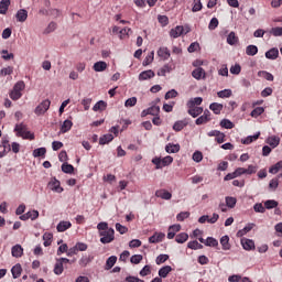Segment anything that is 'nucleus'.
Here are the masks:
<instances>
[{
  "mask_svg": "<svg viewBox=\"0 0 282 282\" xmlns=\"http://www.w3.org/2000/svg\"><path fill=\"white\" fill-rule=\"evenodd\" d=\"M101 243H111L116 239V231L113 228H109V224L101 221L97 225Z\"/></svg>",
  "mask_w": 282,
  "mask_h": 282,
  "instance_id": "f257e3e1",
  "label": "nucleus"
},
{
  "mask_svg": "<svg viewBox=\"0 0 282 282\" xmlns=\"http://www.w3.org/2000/svg\"><path fill=\"white\" fill-rule=\"evenodd\" d=\"M152 164L155 165L156 170L164 169V166H169L170 164H173V156L167 155L163 159L156 156L152 159Z\"/></svg>",
  "mask_w": 282,
  "mask_h": 282,
  "instance_id": "f03ea898",
  "label": "nucleus"
},
{
  "mask_svg": "<svg viewBox=\"0 0 282 282\" xmlns=\"http://www.w3.org/2000/svg\"><path fill=\"white\" fill-rule=\"evenodd\" d=\"M51 105L52 101L50 99L43 100L39 106L35 107V116H45V113H47V111L50 110Z\"/></svg>",
  "mask_w": 282,
  "mask_h": 282,
  "instance_id": "7ed1b4c3",
  "label": "nucleus"
},
{
  "mask_svg": "<svg viewBox=\"0 0 282 282\" xmlns=\"http://www.w3.org/2000/svg\"><path fill=\"white\" fill-rule=\"evenodd\" d=\"M189 32L191 31L188 29L185 31L184 26L177 25L170 31V36L172 39H180V36H182V34H188Z\"/></svg>",
  "mask_w": 282,
  "mask_h": 282,
  "instance_id": "20e7f679",
  "label": "nucleus"
},
{
  "mask_svg": "<svg viewBox=\"0 0 282 282\" xmlns=\"http://www.w3.org/2000/svg\"><path fill=\"white\" fill-rule=\"evenodd\" d=\"M210 112L208 109H206L204 110V113L195 120V124L199 127L202 124H207V122H210Z\"/></svg>",
  "mask_w": 282,
  "mask_h": 282,
  "instance_id": "39448f33",
  "label": "nucleus"
},
{
  "mask_svg": "<svg viewBox=\"0 0 282 282\" xmlns=\"http://www.w3.org/2000/svg\"><path fill=\"white\" fill-rule=\"evenodd\" d=\"M158 56L159 58H162V61H169L171 58V51H169V47H160L158 50Z\"/></svg>",
  "mask_w": 282,
  "mask_h": 282,
  "instance_id": "423d86ee",
  "label": "nucleus"
},
{
  "mask_svg": "<svg viewBox=\"0 0 282 282\" xmlns=\"http://www.w3.org/2000/svg\"><path fill=\"white\" fill-rule=\"evenodd\" d=\"M151 78H155V72L148 69L143 70L139 74V80H151Z\"/></svg>",
  "mask_w": 282,
  "mask_h": 282,
  "instance_id": "0eeeda50",
  "label": "nucleus"
},
{
  "mask_svg": "<svg viewBox=\"0 0 282 282\" xmlns=\"http://www.w3.org/2000/svg\"><path fill=\"white\" fill-rule=\"evenodd\" d=\"M187 113L188 116H192V118H197L198 116H202L204 113V108L202 107H187Z\"/></svg>",
  "mask_w": 282,
  "mask_h": 282,
  "instance_id": "6e6552de",
  "label": "nucleus"
},
{
  "mask_svg": "<svg viewBox=\"0 0 282 282\" xmlns=\"http://www.w3.org/2000/svg\"><path fill=\"white\" fill-rule=\"evenodd\" d=\"M192 76L196 80H202V78H206V70H204V68H202V67L195 68L192 72Z\"/></svg>",
  "mask_w": 282,
  "mask_h": 282,
  "instance_id": "1a4fd4ad",
  "label": "nucleus"
},
{
  "mask_svg": "<svg viewBox=\"0 0 282 282\" xmlns=\"http://www.w3.org/2000/svg\"><path fill=\"white\" fill-rule=\"evenodd\" d=\"M48 186L51 191H54L55 193H63V187H61V181L54 178L48 183Z\"/></svg>",
  "mask_w": 282,
  "mask_h": 282,
  "instance_id": "9d476101",
  "label": "nucleus"
},
{
  "mask_svg": "<svg viewBox=\"0 0 282 282\" xmlns=\"http://www.w3.org/2000/svg\"><path fill=\"white\" fill-rule=\"evenodd\" d=\"M267 144H269V147H271L272 149H276V147L281 143V138L276 137V135H272L269 137L265 140Z\"/></svg>",
  "mask_w": 282,
  "mask_h": 282,
  "instance_id": "9b49d317",
  "label": "nucleus"
},
{
  "mask_svg": "<svg viewBox=\"0 0 282 282\" xmlns=\"http://www.w3.org/2000/svg\"><path fill=\"white\" fill-rule=\"evenodd\" d=\"M180 230H182V226L180 225L170 226L169 232H167V239H175V234L180 232Z\"/></svg>",
  "mask_w": 282,
  "mask_h": 282,
  "instance_id": "f8f14e48",
  "label": "nucleus"
},
{
  "mask_svg": "<svg viewBox=\"0 0 282 282\" xmlns=\"http://www.w3.org/2000/svg\"><path fill=\"white\" fill-rule=\"evenodd\" d=\"M17 21L20 23H25L28 21V10L20 9L15 14Z\"/></svg>",
  "mask_w": 282,
  "mask_h": 282,
  "instance_id": "ddd939ff",
  "label": "nucleus"
},
{
  "mask_svg": "<svg viewBox=\"0 0 282 282\" xmlns=\"http://www.w3.org/2000/svg\"><path fill=\"white\" fill-rule=\"evenodd\" d=\"M12 257H15V259H20V257H23V247L21 245H15L11 249Z\"/></svg>",
  "mask_w": 282,
  "mask_h": 282,
  "instance_id": "4468645a",
  "label": "nucleus"
},
{
  "mask_svg": "<svg viewBox=\"0 0 282 282\" xmlns=\"http://www.w3.org/2000/svg\"><path fill=\"white\" fill-rule=\"evenodd\" d=\"M265 58H269V61H276V58H279V48L273 47L265 52Z\"/></svg>",
  "mask_w": 282,
  "mask_h": 282,
  "instance_id": "2eb2a0df",
  "label": "nucleus"
},
{
  "mask_svg": "<svg viewBox=\"0 0 282 282\" xmlns=\"http://www.w3.org/2000/svg\"><path fill=\"white\" fill-rule=\"evenodd\" d=\"M202 102H204V98L202 97H195V98H191L187 102H186V107H199V105H202Z\"/></svg>",
  "mask_w": 282,
  "mask_h": 282,
  "instance_id": "dca6fc26",
  "label": "nucleus"
},
{
  "mask_svg": "<svg viewBox=\"0 0 282 282\" xmlns=\"http://www.w3.org/2000/svg\"><path fill=\"white\" fill-rule=\"evenodd\" d=\"M171 272H173V268L171 265H165L159 270V276L161 279H166Z\"/></svg>",
  "mask_w": 282,
  "mask_h": 282,
  "instance_id": "f3484780",
  "label": "nucleus"
},
{
  "mask_svg": "<svg viewBox=\"0 0 282 282\" xmlns=\"http://www.w3.org/2000/svg\"><path fill=\"white\" fill-rule=\"evenodd\" d=\"M65 267L62 263V261L59 259L56 260V263L54 265L53 272L54 274H56L57 276H61V274L64 272Z\"/></svg>",
  "mask_w": 282,
  "mask_h": 282,
  "instance_id": "a211bd4d",
  "label": "nucleus"
},
{
  "mask_svg": "<svg viewBox=\"0 0 282 282\" xmlns=\"http://www.w3.org/2000/svg\"><path fill=\"white\" fill-rule=\"evenodd\" d=\"M210 111H213L216 116H219L221 111H224V105L218 104V102H213L209 105Z\"/></svg>",
  "mask_w": 282,
  "mask_h": 282,
  "instance_id": "6ab92c4d",
  "label": "nucleus"
},
{
  "mask_svg": "<svg viewBox=\"0 0 282 282\" xmlns=\"http://www.w3.org/2000/svg\"><path fill=\"white\" fill-rule=\"evenodd\" d=\"M155 197H160L161 199H171V197H173V194H171L166 189H159L155 192Z\"/></svg>",
  "mask_w": 282,
  "mask_h": 282,
  "instance_id": "aec40b11",
  "label": "nucleus"
},
{
  "mask_svg": "<svg viewBox=\"0 0 282 282\" xmlns=\"http://www.w3.org/2000/svg\"><path fill=\"white\" fill-rule=\"evenodd\" d=\"M14 131L19 138L23 135L28 131V126L25 123L15 124Z\"/></svg>",
  "mask_w": 282,
  "mask_h": 282,
  "instance_id": "412c9836",
  "label": "nucleus"
},
{
  "mask_svg": "<svg viewBox=\"0 0 282 282\" xmlns=\"http://www.w3.org/2000/svg\"><path fill=\"white\" fill-rule=\"evenodd\" d=\"M56 228L57 232H65V230H69V228H72V223L63 220L57 225Z\"/></svg>",
  "mask_w": 282,
  "mask_h": 282,
  "instance_id": "4be33fe9",
  "label": "nucleus"
},
{
  "mask_svg": "<svg viewBox=\"0 0 282 282\" xmlns=\"http://www.w3.org/2000/svg\"><path fill=\"white\" fill-rule=\"evenodd\" d=\"M241 246L243 250H254V241L250 239H242Z\"/></svg>",
  "mask_w": 282,
  "mask_h": 282,
  "instance_id": "5701e85b",
  "label": "nucleus"
},
{
  "mask_svg": "<svg viewBox=\"0 0 282 282\" xmlns=\"http://www.w3.org/2000/svg\"><path fill=\"white\" fill-rule=\"evenodd\" d=\"M163 240H164V234L162 232L161 234L155 232L153 236L149 238L150 243H160Z\"/></svg>",
  "mask_w": 282,
  "mask_h": 282,
  "instance_id": "b1692460",
  "label": "nucleus"
},
{
  "mask_svg": "<svg viewBox=\"0 0 282 282\" xmlns=\"http://www.w3.org/2000/svg\"><path fill=\"white\" fill-rule=\"evenodd\" d=\"M21 272H23V268H21V264L19 263L13 265L11 269V274L13 279H19V276H21Z\"/></svg>",
  "mask_w": 282,
  "mask_h": 282,
  "instance_id": "393cba45",
  "label": "nucleus"
},
{
  "mask_svg": "<svg viewBox=\"0 0 282 282\" xmlns=\"http://www.w3.org/2000/svg\"><path fill=\"white\" fill-rule=\"evenodd\" d=\"M227 43L228 45H237V43H239V37L237 36V34L235 32H230L227 36Z\"/></svg>",
  "mask_w": 282,
  "mask_h": 282,
  "instance_id": "a878e982",
  "label": "nucleus"
},
{
  "mask_svg": "<svg viewBox=\"0 0 282 282\" xmlns=\"http://www.w3.org/2000/svg\"><path fill=\"white\" fill-rule=\"evenodd\" d=\"M72 127H74V122H72V120L66 119L61 127V132L67 133V131L72 130Z\"/></svg>",
  "mask_w": 282,
  "mask_h": 282,
  "instance_id": "bb28decb",
  "label": "nucleus"
},
{
  "mask_svg": "<svg viewBox=\"0 0 282 282\" xmlns=\"http://www.w3.org/2000/svg\"><path fill=\"white\" fill-rule=\"evenodd\" d=\"M258 76L260 78H264V80H269L271 83H272V80H274V75H272L271 73H269L267 70H259Z\"/></svg>",
  "mask_w": 282,
  "mask_h": 282,
  "instance_id": "cd10ccee",
  "label": "nucleus"
},
{
  "mask_svg": "<svg viewBox=\"0 0 282 282\" xmlns=\"http://www.w3.org/2000/svg\"><path fill=\"white\" fill-rule=\"evenodd\" d=\"M246 54L247 56H257V54H259V47H257V45H248Z\"/></svg>",
  "mask_w": 282,
  "mask_h": 282,
  "instance_id": "c85d7f7f",
  "label": "nucleus"
},
{
  "mask_svg": "<svg viewBox=\"0 0 282 282\" xmlns=\"http://www.w3.org/2000/svg\"><path fill=\"white\" fill-rule=\"evenodd\" d=\"M227 208H235L237 206V198L232 196L225 197Z\"/></svg>",
  "mask_w": 282,
  "mask_h": 282,
  "instance_id": "c756f323",
  "label": "nucleus"
},
{
  "mask_svg": "<svg viewBox=\"0 0 282 282\" xmlns=\"http://www.w3.org/2000/svg\"><path fill=\"white\" fill-rule=\"evenodd\" d=\"M52 239H54V235L52 232H45L43 235L44 240V247L48 248V246H52Z\"/></svg>",
  "mask_w": 282,
  "mask_h": 282,
  "instance_id": "7c9ffc66",
  "label": "nucleus"
},
{
  "mask_svg": "<svg viewBox=\"0 0 282 282\" xmlns=\"http://www.w3.org/2000/svg\"><path fill=\"white\" fill-rule=\"evenodd\" d=\"M93 69H95V72H105V69H107V63L102 61L96 62Z\"/></svg>",
  "mask_w": 282,
  "mask_h": 282,
  "instance_id": "2f4dec72",
  "label": "nucleus"
},
{
  "mask_svg": "<svg viewBox=\"0 0 282 282\" xmlns=\"http://www.w3.org/2000/svg\"><path fill=\"white\" fill-rule=\"evenodd\" d=\"M8 8H10V0L0 1V14H7Z\"/></svg>",
  "mask_w": 282,
  "mask_h": 282,
  "instance_id": "473e14b6",
  "label": "nucleus"
},
{
  "mask_svg": "<svg viewBox=\"0 0 282 282\" xmlns=\"http://www.w3.org/2000/svg\"><path fill=\"white\" fill-rule=\"evenodd\" d=\"M220 245L223 246V250H230V238L228 236H223L220 238Z\"/></svg>",
  "mask_w": 282,
  "mask_h": 282,
  "instance_id": "72a5a7b5",
  "label": "nucleus"
},
{
  "mask_svg": "<svg viewBox=\"0 0 282 282\" xmlns=\"http://www.w3.org/2000/svg\"><path fill=\"white\" fill-rule=\"evenodd\" d=\"M118 261V257L111 256L106 261V270H111L113 265H116V262Z\"/></svg>",
  "mask_w": 282,
  "mask_h": 282,
  "instance_id": "f704fd0d",
  "label": "nucleus"
},
{
  "mask_svg": "<svg viewBox=\"0 0 282 282\" xmlns=\"http://www.w3.org/2000/svg\"><path fill=\"white\" fill-rule=\"evenodd\" d=\"M279 171H282V161H279L269 169V173H271L272 175H276Z\"/></svg>",
  "mask_w": 282,
  "mask_h": 282,
  "instance_id": "c9c22d12",
  "label": "nucleus"
},
{
  "mask_svg": "<svg viewBox=\"0 0 282 282\" xmlns=\"http://www.w3.org/2000/svg\"><path fill=\"white\" fill-rule=\"evenodd\" d=\"M259 135H261V132H258L253 135L247 137L243 141L242 144H252V142L259 140Z\"/></svg>",
  "mask_w": 282,
  "mask_h": 282,
  "instance_id": "e433bc0d",
  "label": "nucleus"
},
{
  "mask_svg": "<svg viewBox=\"0 0 282 282\" xmlns=\"http://www.w3.org/2000/svg\"><path fill=\"white\" fill-rule=\"evenodd\" d=\"M176 243H186L188 241V234L182 232L175 237Z\"/></svg>",
  "mask_w": 282,
  "mask_h": 282,
  "instance_id": "4c0bfd02",
  "label": "nucleus"
},
{
  "mask_svg": "<svg viewBox=\"0 0 282 282\" xmlns=\"http://www.w3.org/2000/svg\"><path fill=\"white\" fill-rule=\"evenodd\" d=\"M252 228H254V224L247 225L243 229L237 232V237H243V235H248Z\"/></svg>",
  "mask_w": 282,
  "mask_h": 282,
  "instance_id": "58836bf2",
  "label": "nucleus"
},
{
  "mask_svg": "<svg viewBox=\"0 0 282 282\" xmlns=\"http://www.w3.org/2000/svg\"><path fill=\"white\" fill-rule=\"evenodd\" d=\"M107 109V102L100 100L93 107V111H105Z\"/></svg>",
  "mask_w": 282,
  "mask_h": 282,
  "instance_id": "ea45409f",
  "label": "nucleus"
},
{
  "mask_svg": "<svg viewBox=\"0 0 282 282\" xmlns=\"http://www.w3.org/2000/svg\"><path fill=\"white\" fill-rule=\"evenodd\" d=\"M165 151H166V153H178L180 144H171V143H169L165 147Z\"/></svg>",
  "mask_w": 282,
  "mask_h": 282,
  "instance_id": "a19ab883",
  "label": "nucleus"
},
{
  "mask_svg": "<svg viewBox=\"0 0 282 282\" xmlns=\"http://www.w3.org/2000/svg\"><path fill=\"white\" fill-rule=\"evenodd\" d=\"M276 206H279V202L274 199H269L264 202V208H267V210H272V208H276Z\"/></svg>",
  "mask_w": 282,
  "mask_h": 282,
  "instance_id": "79ce46f5",
  "label": "nucleus"
},
{
  "mask_svg": "<svg viewBox=\"0 0 282 282\" xmlns=\"http://www.w3.org/2000/svg\"><path fill=\"white\" fill-rule=\"evenodd\" d=\"M187 248H189L191 250H202L204 246L202 243H198L197 240H193L187 243Z\"/></svg>",
  "mask_w": 282,
  "mask_h": 282,
  "instance_id": "37998d69",
  "label": "nucleus"
},
{
  "mask_svg": "<svg viewBox=\"0 0 282 282\" xmlns=\"http://www.w3.org/2000/svg\"><path fill=\"white\" fill-rule=\"evenodd\" d=\"M45 153H47V149L37 148L33 151V158H44Z\"/></svg>",
  "mask_w": 282,
  "mask_h": 282,
  "instance_id": "c03bdc74",
  "label": "nucleus"
},
{
  "mask_svg": "<svg viewBox=\"0 0 282 282\" xmlns=\"http://www.w3.org/2000/svg\"><path fill=\"white\" fill-rule=\"evenodd\" d=\"M264 111L265 109L263 107H257L251 111L250 116L251 118H259V116H261Z\"/></svg>",
  "mask_w": 282,
  "mask_h": 282,
  "instance_id": "a18cd8bd",
  "label": "nucleus"
},
{
  "mask_svg": "<svg viewBox=\"0 0 282 282\" xmlns=\"http://www.w3.org/2000/svg\"><path fill=\"white\" fill-rule=\"evenodd\" d=\"M113 140V134H105L99 139V144H109Z\"/></svg>",
  "mask_w": 282,
  "mask_h": 282,
  "instance_id": "49530a36",
  "label": "nucleus"
},
{
  "mask_svg": "<svg viewBox=\"0 0 282 282\" xmlns=\"http://www.w3.org/2000/svg\"><path fill=\"white\" fill-rule=\"evenodd\" d=\"M220 127H223V129H234L235 128V123H232V121H230L228 119H223L220 121Z\"/></svg>",
  "mask_w": 282,
  "mask_h": 282,
  "instance_id": "de8ad7c7",
  "label": "nucleus"
},
{
  "mask_svg": "<svg viewBox=\"0 0 282 282\" xmlns=\"http://www.w3.org/2000/svg\"><path fill=\"white\" fill-rule=\"evenodd\" d=\"M218 98H230L232 96V90L224 89L217 93Z\"/></svg>",
  "mask_w": 282,
  "mask_h": 282,
  "instance_id": "09e8293b",
  "label": "nucleus"
},
{
  "mask_svg": "<svg viewBox=\"0 0 282 282\" xmlns=\"http://www.w3.org/2000/svg\"><path fill=\"white\" fill-rule=\"evenodd\" d=\"M169 261V254H160L155 259L156 265H162V263H166Z\"/></svg>",
  "mask_w": 282,
  "mask_h": 282,
  "instance_id": "8fccbe9b",
  "label": "nucleus"
},
{
  "mask_svg": "<svg viewBox=\"0 0 282 282\" xmlns=\"http://www.w3.org/2000/svg\"><path fill=\"white\" fill-rule=\"evenodd\" d=\"M62 171H63V173L72 174V173H74V165L68 164V163H63Z\"/></svg>",
  "mask_w": 282,
  "mask_h": 282,
  "instance_id": "3c124183",
  "label": "nucleus"
},
{
  "mask_svg": "<svg viewBox=\"0 0 282 282\" xmlns=\"http://www.w3.org/2000/svg\"><path fill=\"white\" fill-rule=\"evenodd\" d=\"M13 72H14V67L8 66L0 70V76H10L13 74Z\"/></svg>",
  "mask_w": 282,
  "mask_h": 282,
  "instance_id": "603ef678",
  "label": "nucleus"
},
{
  "mask_svg": "<svg viewBox=\"0 0 282 282\" xmlns=\"http://www.w3.org/2000/svg\"><path fill=\"white\" fill-rule=\"evenodd\" d=\"M205 246H209L210 248H216V246H219V241L213 237H208L206 239Z\"/></svg>",
  "mask_w": 282,
  "mask_h": 282,
  "instance_id": "864d4df0",
  "label": "nucleus"
},
{
  "mask_svg": "<svg viewBox=\"0 0 282 282\" xmlns=\"http://www.w3.org/2000/svg\"><path fill=\"white\" fill-rule=\"evenodd\" d=\"M11 100H19L21 98V96H23L22 93H20L19 90H15L14 88L10 91L9 94Z\"/></svg>",
  "mask_w": 282,
  "mask_h": 282,
  "instance_id": "5fc2aeb1",
  "label": "nucleus"
},
{
  "mask_svg": "<svg viewBox=\"0 0 282 282\" xmlns=\"http://www.w3.org/2000/svg\"><path fill=\"white\" fill-rule=\"evenodd\" d=\"M259 167L257 165H248V169H245L246 175H254Z\"/></svg>",
  "mask_w": 282,
  "mask_h": 282,
  "instance_id": "6e6d98bb",
  "label": "nucleus"
},
{
  "mask_svg": "<svg viewBox=\"0 0 282 282\" xmlns=\"http://www.w3.org/2000/svg\"><path fill=\"white\" fill-rule=\"evenodd\" d=\"M138 105V98L137 97H131L126 100L124 107H135Z\"/></svg>",
  "mask_w": 282,
  "mask_h": 282,
  "instance_id": "4d7b16f0",
  "label": "nucleus"
},
{
  "mask_svg": "<svg viewBox=\"0 0 282 282\" xmlns=\"http://www.w3.org/2000/svg\"><path fill=\"white\" fill-rule=\"evenodd\" d=\"M186 121H176L173 126L174 131H182L186 127Z\"/></svg>",
  "mask_w": 282,
  "mask_h": 282,
  "instance_id": "13d9d810",
  "label": "nucleus"
},
{
  "mask_svg": "<svg viewBox=\"0 0 282 282\" xmlns=\"http://www.w3.org/2000/svg\"><path fill=\"white\" fill-rule=\"evenodd\" d=\"M142 254H134L130 258V262L133 263L134 265H138V263L142 262Z\"/></svg>",
  "mask_w": 282,
  "mask_h": 282,
  "instance_id": "bf43d9fd",
  "label": "nucleus"
},
{
  "mask_svg": "<svg viewBox=\"0 0 282 282\" xmlns=\"http://www.w3.org/2000/svg\"><path fill=\"white\" fill-rule=\"evenodd\" d=\"M148 113L150 116H158V113H160V106H152L148 108Z\"/></svg>",
  "mask_w": 282,
  "mask_h": 282,
  "instance_id": "052dcab7",
  "label": "nucleus"
},
{
  "mask_svg": "<svg viewBox=\"0 0 282 282\" xmlns=\"http://www.w3.org/2000/svg\"><path fill=\"white\" fill-rule=\"evenodd\" d=\"M151 274V265L147 264L140 271V276H149Z\"/></svg>",
  "mask_w": 282,
  "mask_h": 282,
  "instance_id": "680f3d73",
  "label": "nucleus"
},
{
  "mask_svg": "<svg viewBox=\"0 0 282 282\" xmlns=\"http://www.w3.org/2000/svg\"><path fill=\"white\" fill-rule=\"evenodd\" d=\"M13 89L15 91H20V94H21L23 91V89H25V83L24 82L15 83V85L13 86Z\"/></svg>",
  "mask_w": 282,
  "mask_h": 282,
  "instance_id": "e2e57ef3",
  "label": "nucleus"
},
{
  "mask_svg": "<svg viewBox=\"0 0 282 282\" xmlns=\"http://www.w3.org/2000/svg\"><path fill=\"white\" fill-rule=\"evenodd\" d=\"M270 33L273 35V36H282V26H275V28H272Z\"/></svg>",
  "mask_w": 282,
  "mask_h": 282,
  "instance_id": "0e129e2a",
  "label": "nucleus"
},
{
  "mask_svg": "<svg viewBox=\"0 0 282 282\" xmlns=\"http://www.w3.org/2000/svg\"><path fill=\"white\" fill-rule=\"evenodd\" d=\"M193 3L192 12H199L202 10V0H194Z\"/></svg>",
  "mask_w": 282,
  "mask_h": 282,
  "instance_id": "69168bd1",
  "label": "nucleus"
},
{
  "mask_svg": "<svg viewBox=\"0 0 282 282\" xmlns=\"http://www.w3.org/2000/svg\"><path fill=\"white\" fill-rule=\"evenodd\" d=\"M192 158H193L194 162H202L204 160V154H202L200 151H196V152H194Z\"/></svg>",
  "mask_w": 282,
  "mask_h": 282,
  "instance_id": "338daca9",
  "label": "nucleus"
},
{
  "mask_svg": "<svg viewBox=\"0 0 282 282\" xmlns=\"http://www.w3.org/2000/svg\"><path fill=\"white\" fill-rule=\"evenodd\" d=\"M254 213H265V207H263V204L257 203L253 205Z\"/></svg>",
  "mask_w": 282,
  "mask_h": 282,
  "instance_id": "774afa93",
  "label": "nucleus"
}]
</instances>
